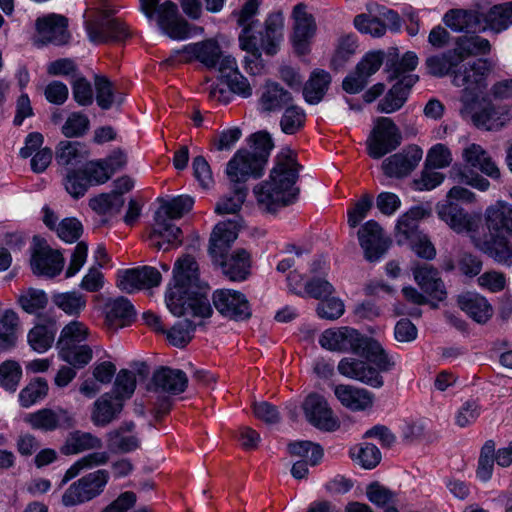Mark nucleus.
<instances>
[{
    "instance_id": "nucleus-1",
    "label": "nucleus",
    "mask_w": 512,
    "mask_h": 512,
    "mask_svg": "<svg viewBox=\"0 0 512 512\" xmlns=\"http://www.w3.org/2000/svg\"><path fill=\"white\" fill-rule=\"evenodd\" d=\"M261 0H247L238 14L237 23L242 27L239 34V46L247 52L244 58L245 68L252 75L262 74L265 64L262 52L268 56L278 53L283 39V15L280 12L270 14L264 23V29L256 34L253 30L255 16Z\"/></svg>"
},
{
    "instance_id": "nucleus-2",
    "label": "nucleus",
    "mask_w": 512,
    "mask_h": 512,
    "mask_svg": "<svg viewBox=\"0 0 512 512\" xmlns=\"http://www.w3.org/2000/svg\"><path fill=\"white\" fill-rule=\"evenodd\" d=\"M298 169L293 151L286 149L277 155L269 180L254 187L257 205L262 211L274 213L296 199L299 193V189L295 187Z\"/></svg>"
},
{
    "instance_id": "nucleus-3",
    "label": "nucleus",
    "mask_w": 512,
    "mask_h": 512,
    "mask_svg": "<svg viewBox=\"0 0 512 512\" xmlns=\"http://www.w3.org/2000/svg\"><path fill=\"white\" fill-rule=\"evenodd\" d=\"M252 151L239 150L227 164L226 173L235 183H245L249 177L262 175L273 142L267 132H258L251 136Z\"/></svg>"
},
{
    "instance_id": "nucleus-4",
    "label": "nucleus",
    "mask_w": 512,
    "mask_h": 512,
    "mask_svg": "<svg viewBox=\"0 0 512 512\" xmlns=\"http://www.w3.org/2000/svg\"><path fill=\"white\" fill-rule=\"evenodd\" d=\"M340 352H352L364 357L381 371H389L395 365V362L389 357L379 342L347 326L343 327Z\"/></svg>"
},
{
    "instance_id": "nucleus-5",
    "label": "nucleus",
    "mask_w": 512,
    "mask_h": 512,
    "mask_svg": "<svg viewBox=\"0 0 512 512\" xmlns=\"http://www.w3.org/2000/svg\"><path fill=\"white\" fill-rule=\"evenodd\" d=\"M173 281L166 294V303L168 309L175 316H180L183 304L181 298L185 297V293L191 291L198 281V264L190 255H184L179 258L173 269Z\"/></svg>"
},
{
    "instance_id": "nucleus-6",
    "label": "nucleus",
    "mask_w": 512,
    "mask_h": 512,
    "mask_svg": "<svg viewBox=\"0 0 512 512\" xmlns=\"http://www.w3.org/2000/svg\"><path fill=\"white\" fill-rule=\"evenodd\" d=\"M108 480L109 473L104 469L83 476L65 490L62 495V504L72 507L96 498L104 491Z\"/></svg>"
},
{
    "instance_id": "nucleus-7",
    "label": "nucleus",
    "mask_w": 512,
    "mask_h": 512,
    "mask_svg": "<svg viewBox=\"0 0 512 512\" xmlns=\"http://www.w3.org/2000/svg\"><path fill=\"white\" fill-rule=\"evenodd\" d=\"M399 128L388 117H378L366 141L367 152L373 159H380L401 144Z\"/></svg>"
},
{
    "instance_id": "nucleus-8",
    "label": "nucleus",
    "mask_w": 512,
    "mask_h": 512,
    "mask_svg": "<svg viewBox=\"0 0 512 512\" xmlns=\"http://www.w3.org/2000/svg\"><path fill=\"white\" fill-rule=\"evenodd\" d=\"M436 211L439 218L444 221L454 232L468 233L470 238L478 231L481 218L478 215L469 213L460 205L451 201H443L438 203Z\"/></svg>"
},
{
    "instance_id": "nucleus-9",
    "label": "nucleus",
    "mask_w": 512,
    "mask_h": 512,
    "mask_svg": "<svg viewBox=\"0 0 512 512\" xmlns=\"http://www.w3.org/2000/svg\"><path fill=\"white\" fill-rule=\"evenodd\" d=\"M215 309L225 318L234 321L248 320L252 310L246 296L235 290L219 289L212 295Z\"/></svg>"
},
{
    "instance_id": "nucleus-10",
    "label": "nucleus",
    "mask_w": 512,
    "mask_h": 512,
    "mask_svg": "<svg viewBox=\"0 0 512 512\" xmlns=\"http://www.w3.org/2000/svg\"><path fill=\"white\" fill-rule=\"evenodd\" d=\"M31 268L35 275L53 278L61 273L64 257L59 250L51 248L45 240L34 237Z\"/></svg>"
},
{
    "instance_id": "nucleus-11",
    "label": "nucleus",
    "mask_w": 512,
    "mask_h": 512,
    "mask_svg": "<svg viewBox=\"0 0 512 512\" xmlns=\"http://www.w3.org/2000/svg\"><path fill=\"white\" fill-rule=\"evenodd\" d=\"M471 242L475 248L497 263L505 266L512 265V243L505 236L487 230L472 235Z\"/></svg>"
},
{
    "instance_id": "nucleus-12",
    "label": "nucleus",
    "mask_w": 512,
    "mask_h": 512,
    "mask_svg": "<svg viewBox=\"0 0 512 512\" xmlns=\"http://www.w3.org/2000/svg\"><path fill=\"white\" fill-rule=\"evenodd\" d=\"M302 408L306 419L314 427L325 431H334L339 428V422L334 416L333 410L322 395L309 394L305 398Z\"/></svg>"
},
{
    "instance_id": "nucleus-13",
    "label": "nucleus",
    "mask_w": 512,
    "mask_h": 512,
    "mask_svg": "<svg viewBox=\"0 0 512 512\" xmlns=\"http://www.w3.org/2000/svg\"><path fill=\"white\" fill-rule=\"evenodd\" d=\"M24 421L33 429L45 432L57 429H70L75 426L74 417L62 408H43L25 416Z\"/></svg>"
},
{
    "instance_id": "nucleus-14",
    "label": "nucleus",
    "mask_w": 512,
    "mask_h": 512,
    "mask_svg": "<svg viewBox=\"0 0 512 512\" xmlns=\"http://www.w3.org/2000/svg\"><path fill=\"white\" fill-rule=\"evenodd\" d=\"M360 246L364 250L365 258L377 261L388 250L391 241L384 235L380 225L373 220L365 223L358 231Z\"/></svg>"
},
{
    "instance_id": "nucleus-15",
    "label": "nucleus",
    "mask_w": 512,
    "mask_h": 512,
    "mask_svg": "<svg viewBox=\"0 0 512 512\" xmlns=\"http://www.w3.org/2000/svg\"><path fill=\"white\" fill-rule=\"evenodd\" d=\"M181 234V229L166 219L162 212H156L155 224L147 240L152 248L168 251L181 244Z\"/></svg>"
},
{
    "instance_id": "nucleus-16",
    "label": "nucleus",
    "mask_w": 512,
    "mask_h": 512,
    "mask_svg": "<svg viewBox=\"0 0 512 512\" xmlns=\"http://www.w3.org/2000/svg\"><path fill=\"white\" fill-rule=\"evenodd\" d=\"M294 19L293 45L298 55L309 52V41L316 32V24L311 14L306 11L303 3L297 4L292 12Z\"/></svg>"
},
{
    "instance_id": "nucleus-17",
    "label": "nucleus",
    "mask_w": 512,
    "mask_h": 512,
    "mask_svg": "<svg viewBox=\"0 0 512 512\" xmlns=\"http://www.w3.org/2000/svg\"><path fill=\"white\" fill-rule=\"evenodd\" d=\"M338 371L345 377L358 380L373 388H380L384 384L383 377L380 375L382 371L363 360L343 358L338 364Z\"/></svg>"
},
{
    "instance_id": "nucleus-18",
    "label": "nucleus",
    "mask_w": 512,
    "mask_h": 512,
    "mask_svg": "<svg viewBox=\"0 0 512 512\" xmlns=\"http://www.w3.org/2000/svg\"><path fill=\"white\" fill-rule=\"evenodd\" d=\"M472 121L478 128L498 131L512 121V105L489 102L472 115Z\"/></svg>"
},
{
    "instance_id": "nucleus-19",
    "label": "nucleus",
    "mask_w": 512,
    "mask_h": 512,
    "mask_svg": "<svg viewBox=\"0 0 512 512\" xmlns=\"http://www.w3.org/2000/svg\"><path fill=\"white\" fill-rule=\"evenodd\" d=\"M242 219L235 215L233 219L218 223L210 237L209 253L213 259L223 258L230 245L237 239Z\"/></svg>"
},
{
    "instance_id": "nucleus-20",
    "label": "nucleus",
    "mask_w": 512,
    "mask_h": 512,
    "mask_svg": "<svg viewBox=\"0 0 512 512\" xmlns=\"http://www.w3.org/2000/svg\"><path fill=\"white\" fill-rule=\"evenodd\" d=\"M421 159L422 150L417 146H409L386 158L382 162V170L388 177L403 178L417 167Z\"/></svg>"
},
{
    "instance_id": "nucleus-21",
    "label": "nucleus",
    "mask_w": 512,
    "mask_h": 512,
    "mask_svg": "<svg viewBox=\"0 0 512 512\" xmlns=\"http://www.w3.org/2000/svg\"><path fill=\"white\" fill-rule=\"evenodd\" d=\"M68 22L62 15L50 14L36 21L37 42L64 45L69 40Z\"/></svg>"
},
{
    "instance_id": "nucleus-22",
    "label": "nucleus",
    "mask_w": 512,
    "mask_h": 512,
    "mask_svg": "<svg viewBox=\"0 0 512 512\" xmlns=\"http://www.w3.org/2000/svg\"><path fill=\"white\" fill-rule=\"evenodd\" d=\"M157 23L161 30L172 39H185L190 34L189 23L179 15L177 5L165 1L158 9Z\"/></svg>"
},
{
    "instance_id": "nucleus-23",
    "label": "nucleus",
    "mask_w": 512,
    "mask_h": 512,
    "mask_svg": "<svg viewBox=\"0 0 512 512\" xmlns=\"http://www.w3.org/2000/svg\"><path fill=\"white\" fill-rule=\"evenodd\" d=\"M160 272L151 266L128 269L119 274L118 287L127 293H132L143 288L156 287L161 282Z\"/></svg>"
},
{
    "instance_id": "nucleus-24",
    "label": "nucleus",
    "mask_w": 512,
    "mask_h": 512,
    "mask_svg": "<svg viewBox=\"0 0 512 512\" xmlns=\"http://www.w3.org/2000/svg\"><path fill=\"white\" fill-rule=\"evenodd\" d=\"M221 265L223 274L231 281H245L251 274L252 255L245 248H238L223 258L214 259Z\"/></svg>"
},
{
    "instance_id": "nucleus-25",
    "label": "nucleus",
    "mask_w": 512,
    "mask_h": 512,
    "mask_svg": "<svg viewBox=\"0 0 512 512\" xmlns=\"http://www.w3.org/2000/svg\"><path fill=\"white\" fill-rule=\"evenodd\" d=\"M412 273L415 282L425 293L438 301H443L446 298L444 282L435 267L427 263H419L412 268Z\"/></svg>"
},
{
    "instance_id": "nucleus-26",
    "label": "nucleus",
    "mask_w": 512,
    "mask_h": 512,
    "mask_svg": "<svg viewBox=\"0 0 512 512\" xmlns=\"http://www.w3.org/2000/svg\"><path fill=\"white\" fill-rule=\"evenodd\" d=\"M443 21L456 32L476 33L486 29L483 15L474 9H450L444 15Z\"/></svg>"
},
{
    "instance_id": "nucleus-27",
    "label": "nucleus",
    "mask_w": 512,
    "mask_h": 512,
    "mask_svg": "<svg viewBox=\"0 0 512 512\" xmlns=\"http://www.w3.org/2000/svg\"><path fill=\"white\" fill-rule=\"evenodd\" d=\"M490 71L491 63L487 59H476L459 70L453 71V84L457 87L465 86L466 89H474L483 84Z\"/></svg>"
},
{
    "instance_id": "nucleus-28",
    "label": "nucleus",
    "mask_w": 512,
    "mask_h": 512,
    "mask_svg": "<svg viewBox=\"0 0 512 512\" xmlns=\"http://www.w3.org/2000/svg\"><path fill=\"white\" fill-rule=\"evenodd\" d=\"M87 32L90 40L95 43L122 41L129 36L126 25L117 18L89 22Z\"/></svg>"
},
{
    "instance_id": "nucleus-29",
    "label": "nucleus",
    "mask_w": 512,
    "mask_h": 512,
    "mask_svg": "<svg viewBox=\"0 0 512 512\" xmlns=\"http://www.w3.org/2000/svg\"><path fill=\"white\" fill-rule=\"evenodd\" d=\"M338 401L352 411H364L373 405L374 395L366 389L348 384H338L334 387Z\"/></svg>"
},
{
    "instance_id": "nucleus-30",
    "label": "nucleus",
    "mask_w": 512,
    "mask_h": 512,
    "mask_svg": "<svg viewBox=\"0 0 512 512\" xmlns=\"http://www.w3.org/2000/svg\"><path fill=\"white\" fill-rule=\"evenodd\" d=\"M417 65V55L412 51H408L391 64L388 69L387 79L389 81H396L397 84L411 89L419 80L418 75L413 74Z\"/></svg>"
},
{
    "instance_id": "nucleus-31",
    "label": "nucleus",
    "mask_w": 512,
    "mask_h": 512,
    "mask_svg": "<svg viewBox=\"0 0 512 512\" xmlns=\"http://www.w3.org/2000/svg\"><path fill=\"white\" fill-rule=\"evenodd\" d=\"M218 64L220 76L232 92L243 97L252 95V88L248 80L239 72L235 58L222 55Z\"/></svg>"
},
{
    "instance_id": "nucleus-32",
    "label": "nucleus",
    "mask_w": 512,
    "mask_h": 512,
    "mask_svg": "<svg viewBox=\"0 0 512 512\" xmlns=\"http://www.w3.org/2000/svg\"><path fill=\"white\" fill-rule=\"evenodd\" d=\"M152 382L156 391L178 395L185 391L188 378L182 370L160 367L154 372Z\"/></svg>"
},
{
    "instance_id": "nucleus-33",
    "label": "nucleus",
    "mask_w": 512,
    "mask_h": 512,
    "mask_svg": "<svg viewBox=\"0 0 512 512\" xmlns=\"http://www.w3.org/2000/svg\"><path fill=\"white\" fill-rule=\"evenodd\" d=\"M293 103L292 94L279 83L268 81L259 98V106L263 112H279Z\"/></svg>"
},
{
    "instance_id": "nucleus-34",
    "label": "nucleus",
    "mask_w": 512,
    "mask_h": 512,
    "mask_svg": "<svg viewBox=\"0 0 512 512\" xmlns=\"http://www.w3.org/2000/svg\"><path fill=\"white\" fill-rule=\"evenodd\" d=\"M462 158L469 167L479 169L492 179L500 178V169L481 145L475 143L468 145L462 151Z\"/></svg>"
},
{
    "instance_id": "nucleus-35",
    "label": "nucleus",
    "mask_w": 512,
    "mask_h": 512,
    "mask_svg": "<svg viewBox=\"0 0 512 512\" xmlns=\"http://www.w3.org/2000/svg\"><path fill=\"white\" fill-rule=\"evenodd\" d=\"M123 402L111 393H105L93 404L91 421L95 426L104 427L120 414Z\"/></svg>"
},
{
    "instance_id": "nucleus-36",
    "label": "nucleus",
    "mask_w": 512,
    "mask_h": 512,
    "mask_svg": "<svg viewBox=\"0 0 512 512\" xmlns=\"http://www.w3.org/2000/svg\"><path fill=\"white\" fill-rule=\"evenodd\" d=\"M430 211L420 207H412L403 214L396 225V237L398 242H409L422 232L419 230V221L428 217Z\"/></svg>"
},
{
    "instance_id": "nucleus-37",
    "label": "nucleus",
    "mask_w": 512,
    "mask_h": 512,
    "mask_svg": "<svg viewBox=\"0 0 512 512\" xmlns=\"http://www.w3.org/2000/svg\"><path fill=\"white\" fill-rule=\"evenodd\" d=\"M102 446V440L96 435L90 432L75 430L67 435L65 442L60 448V452L68 456L89 450H98L101 449Z\"/></svg>"
},
{
    "instance_id": "nucleus-38",
    "label": "nucleus",
    "mask_w": 512,
    "mask_h": 512,
    "mask_svg": "<svg viewBox=\"0 0 512 512\" xmlns=\"http://www.w3.org/2000/svg\"><path fill=\"white\" fill-rule=\"evenodd\" d=\"M22 323L19 315L12 309L5 310L0 316V354L16 346Z\"/></svg>"
},
{
    "instance_id": "nucleus-39",
    "label": "nucleus",
    "mask_w": 512,
    "mask_h": 512,
    "mask_svg": "<svg viewBox=\"0 0 512 512\" xmlns=\"http://www.w3.org/2000/svg\"><path fill=\"white\" fill-rule=\"evenodd\" d=\"M105 313L106 324L113 329L129 325L135 317L133 306L123 297L108 302L105 307Z\"/></svg>"
},
{
    "instance_id": "nucleus-40",
    "label": "nucleus",
    "mask_w": 512,
    "mask_h": 512,
    "mask_svg": "<svg viewBox=\"0 0 512 512\" xmlns=\"http://www.w3.org/2000/svg\"><path fill=\"white\" fill-rule=\"evenodd\" d=\"M460 308L478 323H486L493 315L492 306L478 294H466L458 298Z\"/></svg>"
},
{
    "instance_id": "nucleus-41",
    "label": "nucleus",
    "mask_w": 512,
    "mask_h": 512,
    "mask_svg": "<svg viewBox=\"0 0 512 512\" xmlns=\"http://www.w3.org/2000/svg\"><path fill=\"white\" fill-rule=\"evenodd\" d=\"M185 51L207 68H215L222 56L220 45L212 39L190 44Z\"/></svg>"
},
{
    "instance_id": "nucleus-42",
    "label": "nucleus",
    "mask_w": 512,
    "mask_h": 512,
    "mask_svg": "<svg viewBox=\"0 0 512 512\" xmlns=\"http://www.w3.org/2000/svg\"><path fill=\"white\" fill-rule=\"evenodd\" d=\"M486 230L499 233L507 232L512 236V206L499 204L488 208L485 214Z\"/></svg>"
},
{
    "instance_id": "nucleus-43",
    "label": "nucleus",
    "mask_w": 512,
    "mask_h": 512,
    "mask_svg": "<svg viewBox=\"0 0 512 512\" xmlns=\"http://www.w3.org/2000/svg\"><path fill=\"white\" fill-rule=\"evenodd\" d=\"M331 83V76L324 70H315L303 88V96L310 104L319 103Z\"/></svg>"
},
{
    "instance_id": "nucleus-44",
    "label": "nucleus",
    "mask_w": 512,
    "mask_h": 512,
    "mask_svg": "<svg viewBox=\"0 0 512 512\" xmlns=\"http://www.w3.org/2000/svg\"><path fill=\"white\" fill-rule=\"evenodd\" d=\"M457 56L463 62L470 56L486 55L491 50L490 42L480 36H461L456 39L455 47L453 48Z\"/></svg>"
},
{
    "instance_id": "nucleus-45",
    "label": "nucleus",
    "mask_w": 512,
    "mask_h": 512,
    "mask_svg": "<svg viewBox=\"0 0 512 512\" xmlns=\"http://www.w3.org/2000/svg\"><path fill=\"white\" fill-rule=\"evenodd\" d=\"M461 63L454 49L448 50L440 55L430 56L426 59L425 65L430 75L443 77L448 75Z\"/></svg>"
},
{
    "instance_id": "nucleus-46",
    "label": "nucleus",
    "mask_w": 512,
    "mask_h": 512,
    "mask_svg": "<svg viewBox=\"0 0 512 512\" xmlns=\"http://www.w3.org/2000/svg\"><path fill=\"white\" fill-rule=\"evenodd\" d=\"M107 447L115 454L132 452L140 447L137 436L125 434L124 427H119L107 434Z\"/></svg>"
},
{
    "instance_id": "nucleus-47",
    "label": "nucleus",
    "mask_w": 512,
    "mask_h": 512,
    "mask_svg": "<svg viewBox=\"0 0 512 512\" xmlns=\"http://www.w3.org/2000/svg\"><path fill=\"white\" fill-rule=\"evenodd\" d=\"M486 27L501 32L512 24V2L494 5L483 17Z\"/></svg>"
},
{
    "instance_id": "nucleus-48",
    "label": "nucleus",
    "mask_w": 512,
    "mask_h": 512,
    "mask_svg": "<svg viewBox=\"0 0 512 512\" xmlns=\"http://www.w3.org/2000/svg\"><path fill=\"white\" fill-rule=\"evenodd\" d=\"M53 303L64 313L77 316L87 305L86 296L77 291L57 293L52 297Z\"/></svg>"
},
{
    "instance_id": "nucleus-49",
    "label": "nucleus",
    "mask_w": 512,
    "mask_h": 512,
    "mask_svg": "<svg viewBox=\"0 0 512 512\" xmlns=\"http://www.w3.org/2000/svg\"><path fill=\"white\" fill-rule=\"evenodd\" d=\"M410 89L395 83L377 105L381 113H393L399 110L406 102Z\"/></svg>"
},
{
    "instance_id": "nucleus-50",
    "label": "nucleus",
    "mask_w": 512,
    "mask_h": 512,
    "mask_svg": "<svg viewBox=\"0 0 512 512\" xmlns=\"http://www.w3.org/2000/svg\"><path fill=\"white\" fill-rule=\"evenodd\" d=\"M88 334L89 330L82 322L72 321L62 329L57 341V348L60 350L61 348L81 345L80 343L86 340Z\"/></svg>"
},
{
    "instance_id": "nucleus-51",
    "label": "nucleus",
    "mask_w": 512,
    "mask_h": 512,
    "mask_svg": "<svg viewBox=\"0 0 512 512\" xmlns=\"http://www.w3.org/2000/svg\"><path fill=\"white\" fill-rule=\"evenodd\" d=\"M17 302L26 313L37 314L46 308L48 297L43 290L28 288L21 292Z\"/></svg>"
},
{
    "instance_id": "nucleus-52",
    "label": "nucleus",
    "mask_w": 512,
    "mask_h": 512,
    "mask_svg": "<svg viewBox=\"0 0 512 512\" xmlns=\"http://www.w3.org/2000/svg\"><path fill=\"white\" fill-rule=\"evenodd\" d=\"M55 331L46 325H36L28 333L27 339L31 348L39 353L47 351L53 344Z\"/></svg>"
},
{
    "instance_id": "nucleus-53",
    "label": "nucleus",
    "mask_w": 512,
    "mask_h": 512,
    "mask_svg": "<svg viewBox=\"0 0 512 512\" xmlns=\"http://www.w3.org/2000/svg\"><path fill=\"white\" fill-rule=\"evenodd\" d=\"M306 121L304 110L293 103L284 109V113L280 120L281 130L285 134H295L300 131Z\"/></svg>"
},
{
    "instance_id": "nucleus-54",
    "label": "nucleus",
    "mask_w": 512,
    "mask_h": 512,
    "mask_svg": "<svg viewBox=\"0 0 512 512\" xmlns=\"http://www.w3.org/2000/svg\"><path fill=\"white\" fill-rule=\"evenodd\" d=\"M63 185L65 190L75 199L83 197L90 187L82 168L68 169L63 178Z\"/></svg>"
},
{
    "instance_id": "nucleus-55",
    "label": "nucleus",
    "mask_w": 512,
    "mask_h": 512,
    "mask_svg": "<svg viewBox=\"0 0 512 512\" xmlns=\"http://www.w3.org/2000/svg\"><path fill=\"white\" fill-rule=\"evenodd\" d=\"M60 358L73 367L82 368L87 365L92 357L93 351L89 345L81 344L59 350Z\"/></svg>"
},
{
    "instance_id": "nucleus-56",
    "label": "nucleus",
    "mask_w": 512,
    "mask_h": 512,
    "mask_svg": "<svg viewBox=\"0 0 512 512\" xmlns=\"http://www.w3.org/2000/svg\"><path fill=\"white\" fill-rule=\"evenodd\" d=\"M22 378V368L15 360H6L0 364V386L15 392Z\"/></svg>"
},
{
    "instance_id": "nucleus-57",
    "label": "nucleus",
    "mask_w": 512,
    "mask_h": 512,
    "mask_svg": "<svg viewBox=\"0 0 512 512\" xmlns=\"http://www.w3.org/2000/svg\"><path fill=\"white\" fill-rule=\"evenodd\" d=\"M48 384L43 378H36L31 381L19 394V401L23 407H30L39 400L46 397Z\"/></svg>"
},
{
    "instance_id": "nucleus-58",
    "label": "nucleus",
    "mask_w": 512,
    "mask_h": 512,
    "mask_svg": "<svg viewBox=\"0 0 512 512\" xmlns=\"http://www.w3.org/2000/svg\"><path fill=\"white\" fill-rule=\"evenodd\" d=\"M124 200L116 193H103L90 200V207L100 215L118 213Z\"/></svg>"
},
{
    "instance_id": "nucleus-59",
    "label": "nucleus",
    "mask_w": 512,
    "mask_h": 512,
    "mask_svg": "<svg viewBox=\"0 0 512 512\" xmlns=\"http://www.w3.org/2000/svg\"><path fill=\"white\" fill-rule=\"evenodd\" d=\"M193 203V199L189 196H178L162 204L157 212H162L169 221L179 219L192 209Z\"/></svg>"
},
{
    "instance_id": "nucleus-60",
    "label": "nucleus",
    "mask_w": 512,
    "mask_h": 512,
    "mask_svg": "<svg viewBox=\"0 0 512 512\" xmlns=\"http://www.w3.org/2000/svg\"><path fill=\"white\" fill-rule=\"evenodd\" d=\"M247 196V188L243 186H235L233 195L220 199L217 203L215 211L218 214H236L242 207Z\"/></svg>"
},
{
    "instance_id": "nucleus-61",
    "label": "nucleus",
    "mask_w": 512,
    "mask_h": 512,
    "mask_svg": "<svg viewBox=\"0 0 512 512\" xmlns=\"http://www.w3.org/2000/svg\"><path fill=\"white\" fill-rule=\"evenodd\" d=\"M94 85L97 104L104 110L110 109L116 102L113 83L105 76L96 75Z\"/></svg>"
},
{
    "instance_id": "nucleus-62",
    "label": "nucleus",
    "mask_w": 512,
    "mask_h": 512,
    "mask_svg": "<svg viewBox=\"0 0 512 512\" xmlns=\"http://www.w3.org/2000/svg\"><path fill=\"white\" fill-rule=\"evenodd\" d=\"M136 388V379L133 372L122 369L118 372L114 386L113 396L121 400L122 402L129 399L134 393Z\"/></svg>"
},
{
    "instance_id": "nucleus-63",
    "label": "nucleus",
    "mask_w": 512,
    "mask_h": 512,
    "mask_svg": "<svg viewBox=\"0 0 512 512\" xmlns=\"http://www.w3.org/2000/svg\"><path fill=\"white\" fill-rule=\"evenodd\" d=\"M195 326L191 321L184 319L177 322L167 333L168 341L176 347L186 346L193 337Z\"/></svg>"
},
{
    "instance_id": "nucleus-64",
    "label": "nucleus",
    "mask_w": 512,
    "mask_h": 512,
    "mask_svg": "<svg viewBox=\"0 0 512 512\" xmlns=\"http://www.w3.org/2000/svg\"><path fill=\"white\" fill-rule=\"evenodd\" d=\"M352 457L358 460L365 469L375 468L381 461L379 449L371 443H364L351 451Z\"/></svg>"
}]
</instances>
